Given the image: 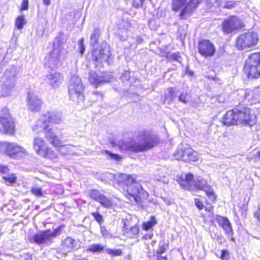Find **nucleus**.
<instances>
[{"mask_svg": "<svg viewBox=\"0 0 260 260\" xmlns=\"http://www.w3.org/2000/svg\"><path fill=\"white\" fill-rule=\"evenodd\" d=\"M114 184L126 199L133 200L139 206L144 207L149 193L133 175L120 174L115 178Z\"/></svg>", "mask_w": 260, "mask_h": 260, "instance_id": "obj_2", "label": "nucleus"}, {"mask_svg": "<svg viewBox=\"0 0 260 260\" xmlns=\"http://www.w3.org/2000/svg\"><path fill=\"white\" fill-rule=\"evenodd\" d=\"M175 156L177 159L187 162L196 161L199 159L198 153L191 147L178 150Z\"/></svg>", "mask_w": 260, "mask_h": 260, "instance_id": "obj_14", "label": "nucleus"}, {"mask_svg": "<svg viewBox=\"0 0 260 260\" xmlns=\"http://www.w3.org/2000/svg\"><path fill=\"white\" fill-rule=\"evenodd\" d=\"M222 123L226 126L241 125L252 127L257 123L254 111L247 107L235 108L223 115Z\"/></svg>", "mask_w": 260, "mask_h": 260, "instance_id": "obj_5", "label": "nucleus"}, {"mask_svg": "<svg viewBox=\"0 0 260 260\" xmlns=\"http://www.w3.org/2000/svg\"><path fill=\"white\" fill-rule=\"evenodd\" d=\"M236 5V2L234 1H226L225 2V4L223 6L224 9H231L235 7Z\"/></svg>", "mask_w": 260, "mask_h": 260, "instance_id": "obj_40", "label": "nucleus"}, {"mask_svg": "<svg viewBox=\"0 0 260 260\" xmlns=\"http://www.w3.org/2000/svg\"><path fill=\"white\" fill-rule=\"evenodd\" d=\"M9 169L7 165H0V173L5 174L9 172Z\"/></svg>", "mask_w": 260, "mask_h": 260, "instance_id": "obj_46", "label": "nucleus"}, {"mask_svg": "<svg viewBox=\"0 0 260 260\" xmlns=\"http://www.w3.org/2000/svg\"><path fill=\"white\" fill-rule=\"evenodd\" d=\"M28 9V0H22L20 8V11L26 10Z\"/></svg>", "mask_w": 260, "mask_h": 260, "instance_id": "obj_44", "label": "nucleus"}, {"mask_svg": "<svg viewBox=\"0 0 260 260\" xmlns=\"http://www.w3.org/2000/svg\"><path fill=\"white\" fill-rule=\"evenodd\" d=\"M60 76L59 73H55L50 76V84L52 86H54L55 84L60 82Z\"/></svg>", "mask_w": 260, "mask_h": 260, "instance_id": "obj_34", "label": "nucleus"}, {"mask_svg": "<svg viewBox=\"0 0 260 260\" xmlns=\"http://www.w3.org/2000/svg\"><path fill=\"white\" fill-rule=\"evenodd\" d=\"M122 235L125 236L128 239H134L138 237L140 232V228L138 225L135 224L131 227L123 223L122 226Z\"/></svg>", "mask_w": 260, "mask_h": 260, "instance_id": "obj_18", "label": "nucleus"}, {"mask_svg": "<svg viewBox=\"0 0 260 260\" xmlns=\"http://www.w3.org/2000/svg\"><path fill=\"white\" fill-rule=\"evenodd\" d=\"M61 226H59L53 232H51L49 229L40 231L33 236V242L38 245L46 244L47 242L51 243L52 242V238L55 237L61 234Z\"/></svg>", "mask_w": 260, "mask_h": 260, "instance_id": "obj_12", "label": "nucleus"}, {"mask_svg": "<svg viewBox=\"0 0 260 260\" xmlns=\"http://www.w3.org/2000/svg\"><path fill=\"white\" fill-rule=\"evenodd\" d=\"M138 138V141L132 140L129 143L125 142H119L118 144L119 150L135 153L143 152L153 149L160 142L158 136L146 129L139 133Z\"/></svg>", "mask_w": 260, "mask_h": 260, "instance_id": "obj_3", "label": "nucleus"}, {"mask_svg": "<svg viewBox=\"0 0 260 260\" xmlns=\"http://www.w3.org/2000/svg\"><path fill=\"white\" fill-rule=\"evenodd\" d=\"M242 72L249 80L260 78V52H252L248 55L244 61Z\"/></svg>", "mask_w": 260, "mask_h": 260, "instance_id": "obj_6", "label": "nucleus"}, {"mask_svg": "<svg viewBox=\"0 0 260 260\" xmlns=\"http://www.w3.org/2000/svg\"><path fill=\"white\" fill-rule=\"evenodd\" d=\"M83 90L84 88L81 82L77 84L71 85L69 89L70 99L77 103L83 102L85 100Z\"/></svg>", "mask_w": 260, "mask_h": 260, "instance_id": "obj_15", "label": "nucleus"}, {"mask_svg": "<svg viewBox=\"0 0 260 260\" xmlns=\"http://www.w3.org/2000/svg\"><path fill=\"white\" fill-rule=\"evenodd\" d=\"M186 73L190 76H192L193 75V72L192 71L186 70Z\"/></svg>", "mask_w": 260, "mask_h": 260, "instance_id": "obj_51", "label": "nucleus"}, {"mask_svg": "<svg viewBox=\"0 0 260 260\" xmlns=\"http://www.w3.org/2000/svg\"><path fill=\"white\" fill-rule=\"evenodd\" d=\"M152 237V234H145L143 236V238L146 239V240H147V239H150Z\"/></svg>", "mask_w": 260, "mask_h": 260, "instance_id": "obj_48", "label": "nucleus"}, {"mask_svg": "<svg viewBox=\"0 0 260 260\" xmlns=\"http://www.w3.org/2000/svg\"><path fill=\"white\" fill-rule=\"evenodd\" d=\"M219 257L221 260H229L230 257L229 251L226 249H222Z\"/></svg>", "mask_w": 260, "mask_h": 260, "instance_id": "obj_39", "label": "nucleus"}, {"mask_svg": "<svg viewBox=\"0 0 260 260\" xmlns=\"http://www.w3.org/2000/svg\"><path fill=\"white\" fill-rule=\"evenodd\" d=\"M168 92L164 94V103L168 104H171L176 96V91L174 87L167 88Z\"/></svg>", "mask_w": 260, "mask_h": 260, "instance_id": "obj_21", "label": "nucleus"}, {"mask_svg": "<svg viewBox=\"0 0 260 260\" xmlns=\"http://www.w3.org/2000/svg\"><path fill=\"white\" fill-rule=\"evenodd\" d=\"M126 72H127L128 73H129V72H127V71H125V73H126Z\"/></svg>", "mask_w": 260, "mask_h": 260, "instance_id": "obj_57", "label": "nucleus"}, {"mask_svg": "<svg viewBox=\"0 0 260 260\" xmlns=\"http://www.w3.org/2000/svg\"><path fill=\"white\" fill-rule=\"evenodd\" d=\"M46 138L49 143L55 148L56 151L53 150L46 143L45 140L40 137H36L34 140L33 147L36 153L41 156L53 159L57 158L58 153L65 145L51 129H47L45 135Z\"/></svg>", "mask_w": 260, "mask_h": 260, "instance_id": "obj_4", "label": "nucleus"}, {"mask_svg": "<svg viewBox=\"0 0 260 260\" xmlns=\"http://www.w3.org/2000/svg\"><path fill=\"white\" fill-rule=\"evenodd\" d=\"M202 217L204 219V220L206 219V215L205 214H203L201 215Z\"/></svg>", "mask_w": 260, "mask_h": 260, "instance_id": "obj_53", "label": "nucleus"}, {"mask_svg": "<svg viewBox=\"0 0 260 260\" xmlns=\"http://www.w3.org/2000/svg\"><path fill=\"white\" fill-rule=\"evenodd\" d=\"M0 132L9 135H14L16 131L15 121L11 115L9 110L4 108L1 111L0 115Z\"/></svg>", "mask_w": 260, "mask_h": 260, "instance_id": "obj_10", "label": "nucleus"}, {"mask_svg": "<svg viewBox=\"0 0 260 260\" xmlns=\"http://www.w3.org/2000/svg\"><path fill=\"white\" fill-rule=\"evenodd\" d=\"M181 58L179 52L173 53L168 57L169 61H179Z\"/></svg>", "mask_w": 260, "mask_h": 260, "instance_id": "obj_41", "label": "nucleus"}, {"mask_svg": "<svg viewBox=\"0 0 260 260\" xmlns=\"http://www.w3.org/2000/svg\"><path fill=\"white\" fill-rule=\"evenodd\" d=\"M2 178L7 185H13L17 181V177L15 173H11L8 176H3Z\"/></svg>", "mask_w": 260, "mask_h": 260, "instance_id": "obj_25", "label": "nucleus"}, {"mask_svg": "<svg viewBox=\"0 0 260 260\" xmlns=\"http://www.w3.org/2000/svg\"><path fill=\"white\" fill-rule=\"evenodd\" d=\"M104 249V247L99 244H93L90 245L87 249V251L91 252H101Z\"/></svg>", "mask_w": 260, "mask_h": 260, "instance_id": "obj_27", "label": "nucleus"}, {"mask_svg": "<svg viewBox=\"0 0 260 260\" xmlns=\"http://www.w3.org/2000/svg\"><path fill=\"white\" fill-rule=\"evenodd\" d=\"M31 193L37 197H42L43 195L41 188L32 187L30 189Z\"/></svg>", "mask_w": 260, "mask_h": 260, "instance_id": "obj_37", "label": "nucleus"}, {"mask_svg": "<svg viewBox=\"0 0 260 260\" xmlns=\"http://www.w3.org/2000/svg\"><path fill=\"white\" fill-rule=\"evenodd\" d=\"M223 0H215V2L217 4V6H222Z\"/></svg>", "mask_w": 260, "mask_h": 260, "instance_id": "obj_49", "label": "nucleus"}, {"mask_svg": "<svg viewBox=\"0 0 260 260\" xmlns=\"http://www.w3.org/2000/svg\"><path fill=\"white\" fill-rule=\"evenodd\" d=\"M62 44V43L59 39L57 41L56 45L55 42L53 43V49L49 52V58L50 60L54 62L59 61L61 54V49L56 48V46L61 47Z\"/></svg>", "mask_w": 260, "mask_h": 260, "instance_id": "obj_20", "label": "nucleus"}, {"mask_svg": "<svg viewBox=\"0 0 260 260\" xmlns=\"http://www.w3.org/2000/svg\"><path fill=\"white\" fill-rule=\"evenodd\" d=\"M106 252L111 256H118L122 254V250L121 249H110L106 250Z\"/></svg>", "mask_w": 260, "mask_h": 260, "instance_id": "obj_30", "label": "nucleus"}, {"mask_svg": "<svg viewBox=\"0 0 260 260\" xmlns=\"http://www.w3.org/2000/svg\"><path fill=\"white\" fill-rule=\"evenodd\" d=\"M88 81L91 85L96 88L101 84L108 82L109 80L103 76L99 75L94 72H91L89 73Z\"/></svg>", "mask_w": 260, "mask_h": 260, "instance_id": "obj_19", "label": "nucleus"}, {"mask_svg": "<svg viewBox=\"0 0 260 260\" xmlns=\"http://www.w3.org/2000/svg\"><path fill=\"white\" fill-rule=\"evenodd\" d=\"M215 221L217 222L218 225L223 230L226 235L231 237L233 236L234 232L232 225L228 218L220 215H216L215 216Z\"/></svg>", "mask_w": 260, "mask_h": 260, "instance_id": "obj_16", "label": "nucleus"}, {"mask_svg": "<svg viewBox=\"0 0 260 260\" xmlns=\"http://www.w3.org/2000/svg\"><path fill=\"white\" fill-rule=\"evenodd\" d=\"M157 223V220L154 216H150L149 220L143 222L142 224V229L148 231L151 229Z\"/></svg>", "mask_w": 260, "mask_h": 260, "instance_id": "obj_23", "label": "nucleus"}, {"mask_svg": "<svg viewBox=\"0 0 260 260\" xmlns=\"http://www.w3.org/2000/svg\"><path fill=\"white\" fill-rule=\"evenodd\" d=\"M168 244L164 243L162 245H159L156 251V254H161L165 253L168 248Z\"/></svg>", "mask_w": 260, "mask_h": 260, "instance_id": "obj_36", "label": "nucleus"}, {"mask_svg": "<svg viewBox=\"0 0 260 260\" xmlns=\"http://www.w3.org/2000/svg\"><path fill=\"white\" fill-rule=\"evenodd\" d=\"M79 51L81 55H82L85 51V48L83 45V38H81L79 41Z\"/></svg>", "mask_w": 260, "mask_h": 260, "instance_id": "obj_45", "label": "nucleus"}, {"mask_svg": "<svg viewBox=\"0 0 260 260\" xmlns=\"http://www.w3.org/2000/svg\"><path fill=\"white\" fill-rule=\"evenodd\" d=\"M188 94L187 93L182 92L179 96V101L184 104H186L188 102L187 99Z\"/></svg>", "mask_w": 260, "mask_h": 260, "instance_id": "obj_42", "label": "nucleus"}, {"mask_svg": "<svg viewBox=\"0 0 260 260\" xmlns=\"http://www.w3.org/2000/svg\"><path fill=\"white\" fill-rule=\"evenodd\" d=\"M91 214L99 224H102L104 221L103 216L99 211L93 212Z\"/></svg>", "mask_w": 260, "mask_h": 260, "instance_id": "obj_32", "label": "nucleus"}, {"mask_svg": "<svg viewBox=\"0 0 260 260\" xmlns=\"http://www.w3.org/2000/svg\"><path fill=\"white\" fill-rule=\"evenodd\" d=\"M60 118L54 114L50 115L48 116L46 120H45L44 122L48 123L49 124H58L60 122Z\"/></svg>", "mask_w": 260, "mask_h": 260, "instance_id": "obj_29", "label": "nucleus"}, {"mask_svg": "<svg viewBox=\"0 0 260 260\" xmlns=\"http://www.w3.org/2000/svg\"><path fill=\"white\" fill-rule=\"evenodd\" d=\"M145 0H133V6L135 8H139L143 6Z\"/></svg>", "mask_w": 260, "mask_h": 260, "instance_id": "obj_43", "label": "nucleus"}, {"mask_svg": "<svg viewBox=\"0 0 260 260\" xmlns=\"http://www.w3.org/2000/svg\"><path fill=\"white\" fill-rule=\"evenodd\" d=\"M197 49L201 56L204 58H211L216 52V48L214 43L207 39L199 40Z\"/></svg>", "mask_w": 260, "mask_h": 260, "instance_id": "obj_13", "label": "nucleus"}, {"mask_svg": "<svg viewBox=\"0 0 260 260\" xmlns=\"http://www.w3.org/2000/svg\"><path fill=\"white\" fill-rule=\"evenodd\" d=\"M43 3L46 5L48 6L50 4L51 0H43Z\"/></svg>", "mask_w": 260, "mask_h": 260, "instance_id": "obj_50", "label": "nucleus"}, {"mask_svg": "<svg viewBox=\"0 0 260 260\" xmlns=\"http://www.w3.org/2000/svg\"><path fill=\"white\" fill-rule=\"evenodd\" d=\"M156 260H168V258L167 255H161V254H156Z\"/></svg>", "mask_w": 260, "mask_h": 260, "instance_id": "obj_47", "label": "nucleus"}, {"mask_svg": "<svg viewBox=\"0 0 260 260\" xmlns=\"http://www.w3.org/2000/svg\"><path fill=\"white\" fill-rule=\"evenodd\" d=\"M258 37L254 31H247L239 35L235 40V46L239 50L250 48L257 45Z\"/></svg>", "mask_w": 260, "mask_h": 260, "instance_id": "obj_9", "label": "nucleus"}, {"mask_svg": "<svg viewBox=\"0 0 260 260\" xmlns=\"http://www.w3.org/2000/svg\"><path fill=\"white\" fill-rule=\"evenodd\" d=\"M44 129H47V126H45V127H44Z\"/></svg>", "mask_w": 260, "mask_h": 260, "instance_id": "obj_56", "label": "nucleus"}, {"mask_svg": "<svg viewBox=\"0 0 260 260\" xmlns=\"http://www.w3.org/2000/svg\"><path fill=\"white\" fill-rule=\"evenodd\" d=\"M176 181L182 189L190 192L196 191H204L208 197V200L203 202L199 198L194 199V204L197 208L201 210L203 209L205 211L213 213L214 206L212 203H215L217 200V195L211 185L208 184L206 180L197 178L194 179V175L191 173L184 175L180 174L177 176Z\"/></svg>", "mask_w": 260, "mask_h": 260, "instance_id": "obj_1", "label": "nucleus"}, {"mask_svg": "<svg viewBox=\"0 0 260 260\" xmlns=\"http://www.w3.org/2000/svg\"><path fill=\"white\" fill-rule=\"evenodd\" d=\"M92 56L93 61L96 62L102 61L105 56L104 50L103 49H101L99 50L96 49H92Z\"/></svg>", "mask_w": 260, "mask_h": 260, "instance_id": "obj_22", "label": "nucleus"}, {"mask_svg": "<svg viewBox=\"0 0 260 260\" xmlns=\"http://www.w3.org/2000/svg\"><path fill=\"white\" fill-rule=\"evenodd\" d=\"M25 23L24 21V17L23 15L18 16L15 20V26L18 29L23 28L24 24Z\"/></svg>", "mask_w": 260, "mask_h": 260, "instance_id": "obj_31", "label": "nucleus"}, {"mask_svg": "<svg viewBox=\"0 0 260 260\" xmlns=\"http://www.w3.org/2000/svg\"><path fill=\"white\" fill-rule=\"evenodd\" d=\"M244 27L245 24L242 20L235 15L229 16L221 23V29L226 35L238 31Z\"/></svg>", "mask_w": 260, "mask_h": 260, "instance_id": "obj_11", "label": "nucleus"}, {"mask_svg": "<svg viewBox=\"0 0 260 260\" xmlns=\"http://www.w3.org/2000/svg\"><path fill=\"white\" fill-rule=\"evenodd\" d=\"M0 153L14 159L20 158L27 155L23 147L8 141H0Z\"/></svg>", "mask_w": 260, "mask_h": 260, "instance_id": "obj_8", "label": "nucleus"}, {"mask_svg": "<svg viewBox=\"0 0 260 260\" xmlns=\"http://www.w3.org/2000/svg\"><path fill=\"white\" fill-rule=\"evenodd\" d=\"M207 3L209 4L211 3V0H205Z\"/></svg>", "mask_w": 260, "mask_h": 260, "instance_id": "obj_55", "label": "nucleus"}, {"mask_svg": "<svg viewBox=\"0 0 260 260\" xmlns=\"http://www.w3.org/2000/svg\"><path fill=\"white\" fill-rule=\"evenodd\" d=\"M103 153L109 155L112 159L116 161H120L122 159V157L121 156L118 154H114L112 153L109 150H105L103 151Z\"/></svg>", "mask_w": 260, "mask_h": 260, "instance_id": "obj_35", "label": "nucleus"}, {"mask_svg": "<svg viewBox=\"0 0 260 260\" xmlns=\"http://www.w3.org/2000/svg\"><path fill=\"white\" fill-rule=\"evenodd\" d=\"M100 232L102 237L105 239H111L114 237L113 234L110 232V230L105 225L100 226Z\"/></svg>", "mask_w": 260, "mask_h": 260, "instance_id": "obj_28", "label": "nucleus"}, {"mask_svg": "<svg viewBox=\"0 0 260 260\" xmlns=\"http://www.w3.org/2000/svg\"><path fill=\"white\" fill-rule=\"evenodd\" d=\"M253 215L260 226V203L258 204L257 209L253 212Z\"/></svg>", "mask_w": 260, "mask_h": 260, "instance_id": "obj_38", "label": "nucleus"}, {"mask_svg": "<svg viewBox=\"0 0 260 260\" xmlns=\"http://www.w3.org/2000/svg\"><path fill=\"white\" fill-rule=\"evenodd\" d=\"M61 249L66 253H69L79 248L78 241L70 236L67 237L61 242Z\"/></svg>", "mask_w": 260, "mask_h": 260, "instance_id": "obj_17", "label": "nucleus"}, {"mask_svg": "<svg viewBox=\"0 0 260 260\" xmlns=\"http://www.w3.org/2000/svg\"><path fill=\"white\" fill-rule=\"evenodd\" d=\"M98 202L100 203L104 207L110 208L113 206V203L110 199H109L103 194H102Z\"/></svg>", "mask_w": 260, "mask_h": 260, "instance_id": "obj_24", "label": "nucleus"}, {"mask_svg": "<svg viewBox=\"0 0 260 260\" xmlns=\"http://www.w3.org/2000/svg\"><path fill=\"white\" fill-rule=\"evenodd\" d=\"M202 0H173L172 10L175 12L179 11L181 8L179 17L184 19L187 15L193 13L201 3Z\"/></svg>", "mask_w": 260, "mask_h": 260, "instance_id": "obj_7", "label": "nucleus"}, {"mask_svg": "<svg viewBox=\"0 0 260 260\" xmlns=\"http://www.w3.org/2000/svg\"><path fill=\"white\" fill-rule=\"evenodd\" d=\"M93 93L94 94H96V95H98V94L102 95V93L101 92H98V91L93 92Z\"/></svg>", "mask_w": 260, "mask_h": 260, "instance_id": "obj_54", "label": "nucleus"}, {"mask_svg": "<svg viewBox=\"0 0 260 260\" xmlns=\"http://www.w3.org/2000/svg\"><path fill=\"white\" fill-rule=\"evenodd\" d=\"M102 193H100V192L96 189H91L89 192V197L96 202L98 201Z\"/></svg>", "mask_w": 260, "mask_h": 260, "instance_id": "obj_33", "label": "nucleus"}, {"mask_svg": "<svg viewBox=\"0 0 260 260\" xmlns=\"http://www.w3.org/2000/svg\"><path fill=\"white\" fill-rule=\"evenodd\" d=\"M256 157L258 159H260V149L259 151H258V152L256 153Z\"/></svg>", "mask_w": 260, "mask_h": 260, "instance_id": "obj_52", "label": "nucleus"}, {"mask_svg": "<svg viewBox=\"0 0 260 260\" xmlns=\"http://www.w3.org/2000/svg\"><path fill=\"white\" fill-rule=\"evenodd\" d=\"M100 32L98 29H94L90 36L91 44L92 47L96 45L99 43V38Z\"/></svg>", "mask_w": 260, "mask_h": 260, "instance_id": "obj_26", "label": "nucleus"}]
</instances>
